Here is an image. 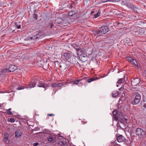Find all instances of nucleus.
<instances>
[{
	"label": "nucleus",
	"mask_w": 146,
	"mask_h": 146,
	"mask_svg": "<svg viewBox=\"0 0 146 146\" xmlns=\"http://www.w3.org/2000/svg\"><path fill=\"white\" fill-rule=\"evenodd\" d=\"M37 17V15L36 14H35L33 15V17L36 20Z\"/></svg>",
	"instance_id": "nucleus-37"
},
{
	"label": "nucleus",
	"mask_w": 146,
	"mask_h": 146,
	"mask_svg": "<svg viewBox=\"0 0 146 146\" xmlns=\"http://www.w3.org/2000/svg\"><path fill=\"white\" fill-rule=\"evenodd\" d=\"M64 83H60L58 84L53 83L52 84V86L53 88L57 87H61L64 85Z\"/></svg>",
	"instance_id": "nucleus-13"
},
{
	"label": "nucleus",
	"mask_w": 146,
	"mask_h": 146,
	"mask_svg": "<svg viewBox=\"0 0 146 146\" xmlns=\"http://www.w3.org/2000/svg\"><path fill=\"white\" fill-rule=\"evenodd\" d=\"M11 108H10L8 110H6V111L7 112V113L9 114V115H12L13 114V113H12L11 111Z\"/></svg>",
	"instance_id": "nucleus-26"
},
{
	"label": "nucleus",
	"mask_w": 146,
	"mask_h": 146,
	"mask_svg": "<svg viewBox=\"0 0 146 146\" xmlns=\"http://www.w3.org/2000/svg\"><path fill=\"white\" fill-rule=\"evenodd\" d=\"M135 95V98L131 102V104L133 105H135L139 103L141 98V96L138 93H136Z\"/></svg>",
	"instance_id": "nucleus-3"
},
{
	"label": "nucleus",
	"mask_w": 146,
	"mask_h": 146,
	"mask_svg": "<svg viewBox=\"0 0 146 146\" xmlns=\"http://www.w3.org/2000/svg\"><path fill=\"white\" fill-rule=\"evenodd\" d=\"M36 82L35 81L31 83H29L28 85H27L26 88H31L34 87L36 85Z\"/></svg>",
	"instance_id": "nucleus-10"
},
{
	"label": "nucleus",
	"mask_w": 146,
	"mask_h": 146,
	"mask_svg": "<svg viewBox=\"0 0 146 146\" xmlns=\"http://www.w3.org/2000/svg\"><path fill=\"white\" fill-rule=\"evenodd\" d=\"M58 20H59V22H56V23H58V24H60V23H62V19L61 18H58L57 19V21Z\"/></svg>",
	"instance_id": "nucleus-30"
},
{
	"label": "nucleus",
	"mask_w": 146,
	"mask_h": 146,
	"mask_svg": "<svg viewBox=\"0 0 146 146\" xmlns=\"http://www.w3.org/2000/svg\"><path fill=\"white\" fill-rule=\"evenodd\" d=\"M59 144H60L61 145H64V143L62 141H60V143H59Z\"/></svg>",
	"instance_id": "nucleus-44"
},
{
	"label": "nucleus",
	"mask_w": 146,
	"mask_h": 146,
	"mask_svg": "<svg viewBox=\"0 0 146 146\" xmlns=\"http://www.w3.org/2000/svg\"><path fill=\"white\" fill-rule=\"evenodd\" d=\"M76 51L77 52V54L79 55V54H80L79 52H81L82 50L80 49L76 48Z\"/></svg>",
	"instance_id": "nucleus-31"
},
{
	"label": "nucleus",
	"mask_w": 146,
	"mask_h": 146,
	"mask_svg": "<svg viewBox=\"0 0 146 146\" xmlns=\"http://www.w3.org/2000/svg\"><path fill=\"white\" fill-rule=\"evenodd\" d=\"M127 86H126V87H125V88H127V90H128V88H126V87H127Z\"/></svg>",
	"instance_id": "nucleus-46"
},
{
	"label": "nucleus",
	"mask_w": 146,
	"mask_h": 146,
	"mask_svg": "<svg viewBox=\"0 0 146 146\" xmlns=\"http://www.w3.org/2000/svg\"><path fill=\"white\" fill-rule=\"evenodd\" d=\"M109 31V28L108 27L104 26L100 27L97 32V34L99 35L106 34Z\"/></svg>",
	"instance_id": "nucleus-2"
},
{
	"label": "nucleus",
	"mask_w": 146,
	"mask_h": 146,
	"mask_svg": "<svg viewBox=\"0 0 146 146\" xmlns=\"http://www.w3.org/2000/svg\"><path fill=\"white\" fill-rule=\"evenodd\" d=\"M47 140H48V141L49 142H52L54 140L52 135H50L47 137Z\"/></svg>",
	"instance_id": "nucleus-18"
},
{
	"label": "nucleus",
	"mask_w": 146,
	"mask_h": 146,
	"mask_svg": "<svg viewBox=\"0 0 146 146\" xmlns=\"http://www.w3.org/2000/svg\"><path fill=\"white\" fill-rule=\"evenodd\" d=\"M124 138V137L122 135H119L117 138V141L119 142H122Z\"/></svg>",
	"instance_id": "nucleus-15"
},
{
	"label": "nucleus",
	"mask_w": 146,
	"mask_h": 146,
	"mask_svg": "<svg viewBox=\"0 0 146 146\" xmlns=\"http://www.w3.org/2000/svg\"><path fill=\"white\" fill-rule=\"evenodd\" d=\"M64 58L67 60L70 61V59L72 58V53L69 51L66 52H64L63 55Z\"/></svg>",
	"instance_id": "nucleus-5"
},
{
	"label": "nucleus",
	"mask_w": 146,
	"mask_h": 146,
	"mask_svg": "<svg viewBox=\"0 0 146 146\" xmlns=\"http://www.w3.org/2000/svg\"><path fill=\"white\" fill-rule=\"evenodd\" d=\"M50 27L51 28H52L54 26V24L52 23H51L50 24Z\"/></svg>",
	"instance_id": "nucleus-41"
},
{
	"label": "nucleus",
	"mask_w": 146,
	"mask_h": 146,
	"mask_svg": "<svg viewBox=\"0 0 146 146\" xmlns=\"http://www.w3.org/2000/svg\"><path fill=\"white\" fill-rule=\"evenodd\" d=\"M133 59L131 57H128L127 58V60L128 61L130 62H131V61L132 60H133Z\"/></svg>",
	"instance_id": "nucleus-36"
},
{
	"label": "nucleus",
	"mask_w": 146,
	"mask_h": 146,
	"mask_svg": "<svg viewBox=\"0 0 146 146\" xmlns=\"http://www.w3.org/2000/svg\"><path fill=\"white\" fill-rule=\"evenodd\" d=\"M100 11V9H99L97 13L94 16V18H96L100 16L101 14Z\"/></svg>",
	"instance_id": "nucleus-21"
},
{
	"label": "nucleus",
	"mask_w": 146,
	"mask_h": 146,
	"mask_svg": "<svg viewBox=\"0 0 146 146\" xmlns=\"http://www.w3.org/2000/svg\"><path fill=\"white\" fill-rule=\"evenodd\" d=\"M131 62L132 64H133V65H135V66H136L137 64V62L136 61L133 59L132 60Z\"/></svg>",
	"instance_id": "nucleus-25"
},
{
	"label": "nucleus",
	"mask_w": 146,
	"mask_h": 146,
	"mask_svg": "<svg viewBox=\"0 0 146 146\" xmlns=\"http://www.w3.org/2000/svg\"><path fill=\"white\" fill-rule=\"evenodd\" d=\"M118 117L122 120H124V119L126 120L127 119L126 118H125V117L123 116V114L122 112H120L119 113Z\"/></svg>",
	"instance_id": "nucleus-17"
},
{
	"label": "nucleus",
	"mask_w": 146,
	"mask_h": 146,
	"mask_svg": "<svg viewBox=\"0 0 146 146\" xmlns=\"http://www.w3.org/2000/svg\"><path fill=\"white\" fill-rule=\"evenodd\" d=\"M20 23V22L15 23V25L18 29H20L21 28V25Z\"/></svg>",
	"instance_id": "nucleus-24"
},
{
	"label": "nucleus",
	"mask_w": 146,
	"mask_h": 146,
	"mask_svg": "<svg viewBox=\"0 0 146 146\" xmlns=\"http://www.w3.org/2000/svg\"><path fill=\"white\" fill-rule=\"evenodd\" d=\"M107 2H109V0H101L100 3H104Z\"/></svg>",
	"instance_id": "nucleus-34"
},
{
	"label": "nucleus",
	"mask_w": 146,
	"mask_h": 146,
	"mask_svg": "<svg viewBox=\"0 0 146 146\" xmlns=\"http://www.w3.org/2000/svg\"><path fill=\"white\" fill-rule=\"evenodd\" d=\"M143 76L146 77V71H145L144 72Z\"/></svg>",
	"instance_id": "nucleus-40"
},
{
	"label": "nucleus",
	"mask_w": 146,
	"mask_h": 146,
	"mask_svg": "<svg viewBox=\"0 0 146 146\" xmlns=\"http://www.w3.org/2000/svg\"><path fill=\"white\" fill-rule=\"evenodd\" d=\"M22 133L19 130H16L15 133V137L16 138H19L21 135Z\"/></svg>",
	"instance_id": "nucleus-12"
},
{
	"label": "nucleus",
	"mask_w": 146,
	"mask_h": 146,
	"mask_svg": "<svg viewBox=\"0 0 146 146\" xmlns=\"http://www.w3.org/2000/svg\"><path fill=\"white\" fill-rule=\"evenodd\" d=\"M135 133L137 136H141L145 135L146 132L142 129L138 128L135 130Z\"/></svg>",
	"instance_id": "nucleus-4"
},
{
	"label": "nucleus",
	"mask_w": 146,
	"mask_h": 146,
	"mask_svg": "<svg viewBox=\"0 0 146 146\" xmlns=\"http://www.w3.org/2000/svg\"><path fill=\"white\" fill-rule=\"evenodd\" d=\"M17 66L15 65H10L9 66H7L1 71L3 72H13L17 69Z\"/></svg>",
	"instance_id": "nucleus-1"
},
{
	"label": "nucleus",
	"mask_w": 146,
	"mask_h": 146,
	"mask_svg": "<svg viewBox=\"0 0 146 146\" xmlns=\"http://www.w3.org/2000/svg\"><path fill=\"white\" fill-rule=\"evenodd\" d=\"M54 115V114H48V115H49L50 116H52Z\"/></svg>",
	"instance_id": "nucleus-45"
},
{
	"label": "nucleus",
	"mask_w": 146,
	"mask_h": 146,
	"mask_svg": "<svg viewBox=\"0 0 146 146\" xmlns=\"http://www.w3.org/2000/svg\"><path fill=\"white\" fill-rule=\"evenodd\" d=\"M37 86L39 87L43 88H45V90H46V88L50 86V84L48 82L45 83L43 84L39 83Z\"/></svg>",
	"instance_id": "nucleus-7"
},
{
	"label": "nucleus",
	"mask_w": 146,
	"mask_h": 146,
	"mask_svg": "<svg viewBox=\"0 0 146 146\" xmlns=\"http://www.w3.org/2000/svg\"><path fill=\"white\" fill-rule=\"evenodd\" d=\"M8 121H10L11 123H13L15 122V119L13 118H9L7 119Z\"/></svg>",
	"instance_id": "nucleus-28"
},
{
	"label": "nucleus",
	"mask_w": 146,
	"mask_h": 146,
	"mask_svg": "<svg viewBox=\"0 0 146 146\" xmlns=\"http://www.w3.org/2000/svg\"><path fill=\"white\" fill-rule=\"evenodd\" d=\"M125 5L129 8L133 9L135 13H137V11L135 9H137V7L135 5L130 3L129 2H127L125 3Z\"/></svg>",
	"instance_id": "nucleus-6"
},
{
	"label": "nucleus",
	"mask_w": 146,
	"mask_h": 146,
	"mask_svg": "<svg viewBox=\"0 0 146 146\" xmlns=\"http://www.w3.org/2000/svg\"><path fill=\"white\" fill-rule=\"evenodd\" d=\"M9 135L7 133H5L4 135V141L7 144H8L9 143Z\"/></svg>",
	"instance_id": "nucleus-9"
},
{
	"label": "nucleus",
	"mask_w": 146,
	"mask_h": 146,
	"mask_svg": "<svg viewBox=\"0 0 146 146\" xmlns=\"http://www.w3.org/2000/svg\"><path fill=\"white\" fill-rule=\"evenodd\" d=\"M26 86H20V87H19L18 88V90H22V89H24L25 88H26Z\"/></svg>",
	"instance_id": "nucleus-33"
},
{
	"label": "nucleus",
	"mask_w": 146,
	"mask_h": 146,
	"mask_svg": "<svg viewBox=\"0 0 146 146\" xmlns=\"http://www.w3.org/2000/svg\"><path fill=\"white\" fill-rule=\"evenodd\" d=\"M119 1L118 0H109V2H118Z\"/></svg>",
	"instance_id": "nucleus-38"
},
{
	"label": "nucleus",
	"mask_w": 146,
	"mask_h": 146,
	"mask_svg": "<svg viewBox=\"0 0 146 146\" xmlns=\"http://www.w3.org/2000/svg\"><path fill=\"white\" fill-rule=\"evenodd\" d=\"M76 13V12L73 11H71L69 12L68 13V15L69 16H72L74 15H75Z\"/></svg>",
	"instance_id": "nucleus-22"
},
{
	"label": "nucleus",
	"mask_w": 146,
	"mask_h": 146,
	"mask_svg": "<svg viewBox=\"0 0 146 146\" xmlns=\"http://www.w3.org/2000/svg\"><path fill=\"white\" fill-rule=\"evenodd\" d=\"M81 79H78L77 80H76V81H74L72 82L73 83H74L75 84L77 85L78 84L79 82L81 81Z\"/></svg>",
	"instance_id": "nucleus-27"
},
{
	"label": "nucleus",
	"mask_w": 146,
	"mask_h": 146,
	"mask_svg": "<svg viewBox=\"0 0 146 146\" xmlns=\"http://www.w3.org/2000/svg\"><path fill=\"white\" fill-rule=\"evenodd\" d=\"M94 13V11H92L91 12V14H92Z\"/></svg>",
	"instance_id": "nucleus-47"
},
{
	"label": "nucleus",
	"mask_w": 146,
	"mask_h": 146,
	"mask_svg": "<svg viewBox=\"0 0 146 146\" xmlns=\"http://www.w3.org/2000/svg\"><path fill=\"white\" fill-rule=\"evenodd\" d=\"M124 81V80L123 78H120L117 82V86L118 87L119 86V84H120L121 83H122Z\"/></svg>",
	"instance_id": "nucleus-19"
},
{
	"label": "nucleus",
	"mask_w": 146,
	"mask_h": 146,
	"mask_svg": "<svg viewBox=\"0 0 146 146\" xmlns=\"http://www.w3.org/2000/svg\"><path fill=\"white\" fill-rule=\"evenodd\" d=\"M124 42L129 46H131L133 45L131 43V41L129 38H127L125 39L124 40Z\"/></svg>",
	"instance_id": "nucleus-11"
},
{
	"label": "nucleus",
	"mask_w": 146,
	"mask_h": 146,
	"mask_svg": "<svg viewBox=\"0 0 146 146\" xmlns=\"http://www.w3.org/2000/svg\"><path fill=\"white\" fill-rule=\"evenodd\" d=\"M131 143V141L129 140H126L125 141V143L127 145H129Z\"/></svg>",
	"instance_id": "nucleus-29"
},
{
	"label": "nucleus",
	"mask_w": 146,
	"mask_h": 146,
	"mask_svg": "<svg viewBox=\"0 0 146 146\" xmlns=\"http://www.w3.org/2000/svg\"><path fill=\"white\" fill-rule=\"evenodd\" d=\"M140 82V80L138 78H133L131 80V83L133 86H136Z\"/></svg>",
	"instance_id": "nucleus-8"
},
{
	"label": "nucleus",
	"mask_w": 146,
	"mask_h": 146,
	"mask_svg": "<svg viewBox=\"0 0 146 146\" xmlns=\"http://www.w3.org/2000/svg\"><path fill=\"white\" fill-rule=\"evenodd\" d=\"M72 59H70V62L72 64H76L78 62L77 59H76L75 57L74 56H72Z\"/></svg>",
	"instance_id": "nucleus-14"
},
{
	"label": "nucleus",
	"mask_w": 146,
	"mask_h": 146,
	"mask_svg": "<svg viewBox=\"0 0 146 146\" xmlns=\"http://www.w3.org/2000/svg\"><path fill=\"white\" fill-rule=\"evenodd\" d=\"M139 31H140H140H141V33H143V34H145V31L143 30H142V29L141 30L140 29Z\"/></svg>",
	"instance_id": "nucleus-42"
},
{
	"label": "nucleus",
	"mask_w": 146,
	"mask_h": 146,
	"mask_svg": "<svg viewBox=\"0 0 146 146\" xmlns=\"http://www.w3.org/2000/svg\"><path fill=\"white\" fill-rule=\"evenodd\" d=\"M95 80H96V79L95 78H92L91 79H88V83H90V82H91L92 81H94Z\"/></svg>",
	"instance_id": "nucleus-35"
},
{
	"label": "nucleus",
	"mask_w": 146,
	"mask_h": 146,
	"mask_svg": "<svg viewBox=\"0 0 146 146\" xmlns=\"http://www.w3.org/2000/svg\"><path fill=\"white\" fill-rule=\"evenodd\" d=\"M38 144V143H33V145L34 146H37Z\"/></svg>",
	"instance_id": "nucleus-43"
},
{
	"label": "nucleus",
	"mask_w": 146,
	"mask_h": 146,
	"mask_svg": "<svg viewBox=\"0 0 146 146\" xmlns=\"http://www.w3.org/2000/svg\"><path fill=\"white\" fill-rule=\"evenodd\" d=\"M119 95V92L117 91H114L113 92L112 96L113 97L115 98L117 96Z\"/></svg>",
	"instance_id": "nucleus-20"
},
{
	"label": "nucleus",
	"mask_w": 146,
	"mask_h": 146,
	"mask_svg": "<svg viewBox=\"0 0 146 146\" xmlns=\"http://www.w3.org/2000/svg\"><path fill=\"white\" fill-rule=\"evenodd\" d=\"M113 118V119L116 121H117L118 120V118L116 116V115H114Z\"/></svg>",
	"instance_id": "nucleus-39"
},
{
	"label": "nucleus",
	"mask_w": 146,
	"mask_h": 146,
	"mask_svg": "<svg viewBox=\"0 0 146 146\" xmlns=\"http://www.w3.org/2000/svg\"><path fill=\"white\" fill-rule=\"evenodd\" d=\"M43 33L42 32H39L35 36V38H42Z\"/></svg>",
	"instance_id": "nucleus-16"
},
{
	"label": "nucleus",
	"mask_w": 146,
	"mask_h": 146,
	"mask_svg": "<svg viewBox=\"0 0 146 146\" xmlns=\"http://www.w3.org/2000/svg\"><path fill=\"white\" fill-rule=\"evenodd\" d=\"M117 110H114L113 112V114L114 115H117Z\"/></svg>",
	"instance_id": "nucleus-32"
},
{
	"label": "nucleus",
	"mask_w": 146,
	"mask_h": 146,
	"mask_svg": "<svg viewBox=\"0 0 146 146\" xmlns=\"http://www.w3.org/2000/svg\"><path fill=\"white\" fill-rule=\"evenodd\" d=\"M126 84L124 85L123 87H121L119 89V90L120 91H125V90L127 91V88H125V87H126Z\"/></svg>",
	"instance_id": "nucleus-23"
}]
</instances>
